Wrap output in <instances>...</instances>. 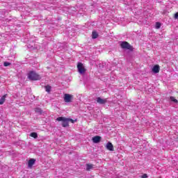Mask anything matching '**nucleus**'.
Returning <instances> with one entry per match:
<instances>
[{
    "label": "nucleus",
    "instance_id": "nucleus-22",
    "mask_svg": "<svg viewBox=\"0 0 178 178\" xmlns=\"http://www.w3.org/2000/svg\"><path fill=\"white\" fill-rule=\"evenodd\" d=\"M174 17H175V19H178V13L175 14Z\"/></svg>",
    "mask_w": 178,
    "mask_h": 178
},
{
    "label": "nucleus",
    "instance_id": "nucleus-6",
    "mask_svg": "<svg viewBox=\"0 0 178 178\" xmlns=\"http://www.w3.org/2000/svg\"><path fill=\"white\" fill-rule=\"evenodd\" d=\"M106 149H108V151H113V145H112V143L111 142H108L106 145Z\"/></svg>",
    "mask_w": 178,
    "mask_h": 178
},
{
    "label": "nucleus",
    "instance_id": "nucleus-2",
    "mask_svg": "<svg viewBox=\"0 0 178 178\" xmlns=\"http://www.w3.org/2000/svg\"><path fill=\"white\" fill-rule=\"evenodd\" d=\"M121 48L122 49H129V51H133L134 48H133V46H131L129 42H122L120 44Z\"/></svg>",
    "mask_w": 178,
    "mask_h": 178
},
{
    "label": "nucleus",
    "instance_id": "nucleus-8",
    "mask_svg": "<svg viewBox=\"0 0 178 178\" xmlns=\"http://www.w3.org/2000/svg\"><path fill=\"white\" fill-rule=\"evenodd\" d=\"M35 163V159H31L28 162V166L29 168H33V165Z\"/></svg>",
    "mask_w": 178,
    "mask_h": 178
},
{
    "label": "nucleus",
    "instance_id": "nucleus-12",
    "mask_svg": "<svg viewBox=\"0 0 178 178\" xmlns=\"http://www.w3.org/2000/svg\"><path fill=\"white\" fill-rule=\"evenodd\" d=\"M152 72L154 74L159 73V67H153Z\"/></svg>",
    "mask_w": 178,
    "mask_h": 178
},
{
    "label": "nucleus",
    "instance_id": "nucleus-1",
    "mask_svg": "<svg viewBox=\"0 0 178 178\" xmlns=\"http://www.w3.org/2000/svg\"><path fill=\"white\" fill-rule=\"evenodd\" d=\"M28 79H29V80H32L33 81H35L37 80H40L41 76L35 73V72L30 71L28 74Z\"/></svg>",
    "mask_w": 178,
    "mask_h": 178
},
{
    "label": "nucleus",
    "instance_id": "nucleus-11",
    "mask_svg": "<svg viewBox=\"0 0 178 178\" xmlns=\"http://www.w3.org/2000/svg\"><path fill=\"white\" fill-rule=\"evenodd\" d=\"M91 169H94V165L92 164H87L86 170H91Z\"/></svg>",
    "mask_w": 178,
    "mask_h": 178
},
{
    "label": "nucleus",
    "instance_id": "nucleus-3",
    "mask_svg": "<svg viewBox=\"0 0 178 178\" xmlns=\"http://www.w3.org/2000/svg\"><path fill=\"white\" fill-rule=\"evenodd\" d=\"M56 120L58 122H63V123H62L63 127H67V126H69V121H68L67 118H66L60 117V118H56Z\"/></svg>",
    "mask_w": 178,
    "mask_h": 178
},
{
    "label": "nucleus",
    "instance_id": "nucleus-18",
    "mask_svg": "<svg viewBox=\"0 0 178 178\" xmlns=\"http://www.w3.org/2000/svg\"><path fill=\"white\" fill-rule=\"evenodd\" d=\"M3 66H5V67H8V66H10V63H9V62H4Z\"/></svg>",
    "mask_w": 178,
    "mask_h": 178
},
{
    "label": "nucleus",
    "instance_id": "nucleus-4",
    "mask_svg": "<svg viewBox=\"0 0 178 178\" xmlns=\"http://www.w3.org/2000/svg\"><path fill=\"white\" fill-rule=\"evenodd\" d=\"M72 98H73V95H69V94H65L64 95V101L65 102H72Z\"/></svg>",
    "mask_w": 178,
    "mask_h": 178
},
{
    "label": "nucleus",
    "instance_id": "nucleus-7",
    "mask_svg": "<svg viewBox=\"0 0 178 178\" xmlns=\"http://www.w3.org/2000/svg\"><path fill=\"white\" fill-rule=\"evenodd\" d=\"M92 141L95 144H98V143H99V141H101V136H97L93 137Z\"/></svg>",
    "mask_w": 178,
    "mask_h": 178
},
{
    "label": "nucleus",
    "instance_id": "nucleus-16",
    "mask_svg": "<svg viewBox=\"0 0 178 178\" xmlns=\"http://www.w3.org/2000/svg\"><path fill=\"white\" fill-rule=\"evenodd\" d=\"M35 111L36 112V113H42V111H41V108H35Z\"/></svg>",
    "mask_w": 178,
    "mask_h": 178
},
{
    "label": "nucleus",
    "instance_id": "nucleus-5",
    "mask_svg": "<svg viewBox=\"0 0 178 178\" xmlns=\"http://www.w3.org/2000/svg\"><path fill=\"white\" fill-rule=\"evenodd\" d=\"M97 102L100 104L101 105H104V104H106V99H101V97L97 98Z\"/></svg>",
    "mask_w": 178,
    "mask_h": 178
},
{
    "label": "nucleus",
    "instance_id": "nucleus-20",
    "mask_svg": "<svg viewBox=\"0 0 178 178\" xmlns=\"http://www.w3.org/2000/svg\"><path fill=\"white\" fill-rule=\"evenodd\" d=\"M83 65L81 63H78L76 67H83Z\"/></svg>",
    "mask_w": 178,
    "mask_h": 178
},
{
    "label": "nucleus",
    "instance_id": "nucleus-15",
    "mask_svg": "<svg viewBox=\"0 0 178 178\" xmlns=\"http://www.w3.org/2000/svg\"><path fill=\"white\" fill-rule=\"evenodd\" d=\"M51 86H45V90L47 91V92H51Z\"/></svg>",
    "mask_w": 178,
    "mask_h": 178
},
{
    "label": "nucleus",
    "instance_id": "nucleus-14",
    "mask_svg": "<svg viewBox=\"0 0 178 178\" xmlns=\"http://www.w3.org/2000/svg\"><path fill=\"white\" fill-rule=\"evenodd\" d=\"M31 137H33V138H37V137H38V135L35 132H32L31 134Z\"/></svg>",
    "mask_w": 178,
    "mask_h": 178
},
{
    "label": "nucleus",
    "instance_id": "nucleus-21",
    "mask_svg": "<svg viewBox=\"0 0 178 178\" xmlns=\"http://www.w3.org/2000/svg\"><path fill=\"white\" fill-rule=\"evenodd\" d=\"M67 120L68 122H71V123H74V122H76V120H73V119H71V118H67Z\"/></svg>",
    "mask_w": 178,
    "mask_h": 178
},
{
    "label": "nucleus",
    "instance_id": "nucleus-24",
    "mask_svg": "<svg viewBox=\"0 0 178 178\" xmlns=\"http://www.w3.org/2000/svg\"><path fill=\"white\" fill-rule=\"evenodd\" d=\"M154 67H159V65H155Z\"/></svg>",
    "mask_w": 178,
    "mask_h": 178
},
{
    "label": "nucleus",
    "instance_id": "nucleus-23",
    "mask_svg": "<svg viewBox=\"0 0 178 178\" xmlns=\"http://www.w3.org/2000/svg\"><path fill=\"white\" fill-rule=\"evenodd\" d=\"M142 178H148V175H147V174H145L142 176Z\"/></svg>",
    "mask_w": 178,
    "mask_h": 178
},
{
    "label": "nucleus",
    "instance_id": "nucleus-17",
    "mask_svg": "<svg viewBox=\"0 0 178 178\" xmlns=\"http://www.w3.org/2000/svg\"><path fill=\"white\" fill-rule=\"evenodd\" d=\"M156 29H161V23L160 22H156Z\"/></svg>",
    "mask_w": 178,
    "mask_h": 178
},
{
    "label": "nucleus",
    "instance_id": "nucleus-9",
    "mask_svg": "<svg viewBox=\"0 0 178 178\" xmlns=\"http://www.w3.org/2000/svg\"><path fill=\"white\" fill-rule=\"evenodd\" d=\"M78 72L80 74H84L86 73L85 67H78Z\"/></svg>",
    "mask_w": 178,
    "mask_h": 178
},
{
    "label": "nucleus",
    "instance_id": "nucleus-19",
    "mask_svg": "<svg viewBox=\"0 0 178 178\" xmlns=\"http://www.w3.org/2000/svg\"><path fill=\"white\" fill-rule=\"evenodd\" d=\"M170 101H172V102H175V103L177 102V99H175V97H170Z\"/></svg>",
    "mask_w": 178,
    "mask_h": 178
},
{
    "label": "nucleus",
    "instance_id": "nucleus-13",
    "mask_svg": "<svg viewBox=\"0 0 178 178\" xmlns=\"http://www.w3.org/2000/svg\"><path fill=\"white\" fill-rule=\"evenodd\" d=\"M6 98V95H4L0 99V105L3 104V102H5V99Z\"/></svg>",
    "mask_w": 178,
    "mask_h": 178
},
{
    "label": "nucleus",
    "instance_id": "nucleus-10",
    "mask_svg": "<svg viewBox=\"0 0 178 178\" xmlns=\"http://www.w3.org/2000/svg\"><path fill=\"white\" fill-rule=\"evenodd\" d=\"M92 38L93 40H95V38H98V33H97V31H94L92 32Z\"/></svg>",
    "mask_w": 178,
    "mask_h": 178
}]
</instances>
